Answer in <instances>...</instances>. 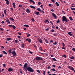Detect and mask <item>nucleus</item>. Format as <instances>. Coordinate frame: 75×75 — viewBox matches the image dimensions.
<instances>
[{"mask_svg":"<svg viewBox=\"0 0 75 75\" xmlns=\"http://www.w3.org/2000/svg\"><path fill=\"white\" fill-rule=\"evenodd\" d=\"M37 10H38V11H40V12L41 13V8H38L37 9Z\"/></svg>","mask_w":75,"mask_h":75,"instance_id":"18","label":"nucleus"},{"mask_svg":"<svg viewBox=\"0 0 75 75\" xmlns=\"http://www.w3.org/2000/svg\"><path fill=\"white\" fill-rule=\"evenodd\" d=\"M43 75H45V71L43 70Z\"/></svg>","mask_w":75,"mask_h":75,"instance_id":"33","label":"nucleus"},{"mask_svg":"<svg viewBox=\"0 0 75 75\" xmlns=\"http://www.w3.org/2000/svg\"><path fill=\"white\" fill-rule=\"evenodd\" d=\"M70 59H74V58H75V57H74L73 56H72L70 57Z\"/></svg>","mask_w":75,"mask_h":75,"instance_id":"26","label":"nucleus"},{"mask_svg":"<svg viewBox=\"0 0 75 75\" xmlns=\"http://www.w3.org/2000/svg\"><path fill=\"white\" fill-rule=\"evenodd\" d=\"M3 52L4 54H5L6 55L7 54V53L5 51H3Z\"/></svg>","mask_w":75,"mask_h":75,"instance_id":"28","label":"nucleus"},{"mask_svg":"<svg viewBox=\"0 0 75 75\" xmlns=\"http://www.w3.org/2000/svg\"><path fill=\"white\" fill-rule=\"evenodd\" d=\"M48 20H45L44 21V23H46L47 22H48Z\"/></svg>","mask_w":75,"mask_h":75,"instance_id":"40","label":"nucleus"},{"mask_svg":"<svg viewBox=\"0 0 75 75\" xmlns=\"http://www.w3.org/2000/svg\"><path fill=\"white\" fill-rule=\"evenodd\" d=\"M4 12L6 16H7V14L6 13V10L4 9Z\"/></svg>","mask_w":75,"mask_h":75,"instance_id":"25","label":"nucleus"},{"mask_svg":"<svg viewBox=\"0 0 75 75\" xmlns=\"http://www.w3.org/2000/svg\"><path fill=\"white\" fill-rule=\"evenodd\" d=\"M6 41H11V38H7L6 39Z\"/></svg>","mask_w":75,"mask_h":75,"instance_id":"16","label":"nucleus"},{"mask_svg":"<svg viewBox=\"0 0 75 75\" xmlns=\"http://www.w3.org/2000/svg\"><path fill=\"white\" fill-rule=\"evenodd\" d=\"M1 24H4V21H2L1 22Z\"/></svg>","mask_w":75,"mask_h":75,"instance_id":"61","label":"nucleus"},{"mask_svg":"<svg viewBox=\"0 0 75 75\" xmlns=\"http://www.w3.org/2000/svg\"><path fill=\"white\" fill-rule=\"evenodd\" d=\"M21 47H24V44L22 43L21 45Z\"/></svg>","mask_w":75,"mask_h":75,"instance_id":"38","label":"nucleus"},{"mask_svg":"<svg viewBox=\"0 0 75 75\" xmlns=\"http://www.w3.org/2000/svg\"><path fill=\"white\" fill-rule=\"evenodd\" d=\"M52 67H53V68H55V65H53Z\"/></svg>","mask_w":75,"mask_h":75,"instance_id":"62","label":"nucleus"},{"mask_svg":"<svg viewBox=\"0 0 75 75\" xmlns=\"http://www.w3.org/2000/svg\"><path fill=\"white\" fill-rule=\"evenodd\" d=\"M0 30H1V31H3V28H0Z\"/></svg>","mask_w":75,"mask_h":75,"instance_id":"58","label":"nucleus"},{"mask_svg":"<svg viewBox=\"0 0 75 75\" xmlns=\"http://www.w3.org/2000/svg\"><path fill=\"white\" fill-rule=\"evenodd\" d=\"M2 57H3V55L2 54H0V58H1Z\"/></svg>","mask_w":75,"mask_h":75,"instance_id":"59","label":"nucleus"},{"mask_svg":"<svg viewBox=\"0 0 75 75\" xmlns=\"http://www.w3.org/2000/svg\"><path fill=\"white\" fill-rule=\"evenodd\" d=\"M52 59L54 60V61H56V59H55V58H52Z\"/></svg>","mask_w":75,"mask_h":75,"instance_id":"44","label":"nucleus"},{"mask_svg":"<svg viewBox=\"0 0 75 75\" xmlns=\"http://www.w3.org/2000/svg\"><path fill=\"white\" fill-rule=\"evenodd\" d=\"M46 31H48L49 30V28H47V29H45Z\"/></svg>","mask_w":75,"mask_h":75,"instance_id":"51","label":"nucleus"},{"mask_svg":"<svg viewBox=\"0 0 75 75\" xmlns=\"http://www.w3.org/2000/svg\"><path fill=\"white\" fill-rule=\"evenodd\" d=\"M12 5L13 6H16V4H15V3H13Z\"/></svg>","mask_w":75,"mask_h":75,"instance_id":"52","label":"nucleus"},{"mask_svg":"<svg viewBox=\"0 0 75 75\" xmlns=\"http://www.w3.org/2000/svg\"><path fill=\"white\" fill-rule=\"evenodd\" d=\"M62 57H64V58H67V56L65 55V54H64L62 56Z\"/></svg>","mask_w":75,"mask_h":75,"instance_id":"23","label":"nucleus"},{"mask_svg":"<svg viewBox=\"0 0 75 75\" xmlns=\"http://www.w3.org/2000/svg\"><path fill=\"white\" fill-rule=\"evenodd\" d=\"M23 6L22 5H20L18 7H22Z\"/></svg>","mask_w":75,"mask_h":75,"instance_id":"64","label":"nucleus"},{"mask_svg":"<svg viewBox=\"0 0 75 75\" xmlns=\"http://www.w3.org/2000/svg\"><path fill=\"white\" fill-rule=\"evenodd\" d=\"M27 65H28V64L27 63H25V64L24 65V67L23 68H27Z\"/></svg>","mask_w":75,"mask_h":75,"instance_id":"12","label":"nucleus"},{"mask_svg":"<svg viewBox=\"0 0 75 75\" xmlns=\"http://www.w3.org/2000/svg\"><path fill=\"white\" fill-rule=\"evenodd\" d=\"M53 48L55 50H57V49H58L57 47H53Z\"/></svg>","mask_w":75,"mask_h":75,"instance_id":"39","label":"nucleus"},{"mask_svg":"<svg viewBox=\"0 0 75 75\" xmlns=\"http://www.w3.org/2000/svg\"><path fill=\"white\" fill-rule=\"evenodd\" d=\"M34 13L35 14H36V15L38 16L39 15V14H40V12L39 11L37 12L36 11H35L34 12Z\"/></svg>","mask_w":75,"mask_h":75,"instance_id":"5","label":"nucleus"},{"mask_svg":"<svg viewBox=\"0 0 75 75\" xmlns=\"http://www.w3.org/2000/svg\"><path fill=\"white\" fill-rule=\"evenodd\" d=\"M56 23H60V21H59V19H58V20H57V21L56 22Z\"/></svg>","mask_w":75,"mask_h":75,"instance_id":"35","label":"nucleus"},{"mask_svg":"<svg viewBox=\"0 0 75 75\" xmlns=\"http://www.w3.org/2000/svg\"><path fill=\"white\" fill-rule=\"evenodd\" d=\"M31 20L32 21H33V22L34 21H35L34 19V18H33L31 19Z\"/></svg>","mask_w":75,"mask_h":75,"instance_id":"55","label":"nucleus"},{"mask_svg":"<svg viewBox=\"0 0 75 75\" xmlns=\"http://www.w3.org/2000/svg\"><path fill=\"white\" fill-rule=\"evenodd\" d=\"M69 18L71 21H73V19H72V17H71V16L69 17Z\"/></svg>","mask_w":75,"mask_h":75,"instance_id":"24","label":"nucleus"},{"mask_svg":"<svg viewBox=\"0 0 75 75\" xmlns=\"http://www.w3.org/2000/svg\"><path fill=\"white\" fill-rule=\"evenodd\" d=\"M27 69L29 72H34V69L31 68L30 67H28L27 68Z\"/></svg>","mask_w":75,"mask_h":75,"instance_id":"2","label":"nucleus"},{"mask_svg":"<svg viewBox=\"0 0 75 75\" xmlns=\"http://www.w3.org/2000/svg\"><path fill=\"white\" fill-rule=\"evenodd\" d=\"M13 71V69L12 68H10L8 69V72H11Z\"/></svg>","mask_w":75,"mask_h":75,"instance_id":"9","label":"nucleus"},{"mask_svg":"<svg viewBox=\"0 0 75 75\" xmlns=\"http://www.w3.org/2000/svg\"><path fill=\"white\" fill-rule=\"evenodd\" d=\"M3 65L4 67H6V65L5 64H3Z\"/></svg>","mask_w":75,"mask_h":75,"instance_id":"53","label":"nucleus"},{"mask_svg":"<svg viewBox=\"0 0 75 75\" xmlns=\"http://www.w3.org/2000/svg\"><path fill=\"white\" fill-rule=\"evenodd\" d=\"M6 1V4H8H8H10V2H9V1H8V0H7Z\"/></svg>","mask_w":75,"mask_h":75,"instance_id":"19","label":"nucleus"},{"mask_svg":"<svg viewBox=\"0 0 75 75\" xmlns=\"http://www.w3.org/2000/svg\"><path fill=\"white\" fill-rule=\"evenodd\" d=\"M52 43L54 45H57V42L56 41H55L54 42H52Z\"/></svg>","mask_w":75,"mask_h":75,"instance_id":"22","label":"nucleus"},{"mask_svg":"<svg viewBox=\"0 0 75 75\" xmlns=\"http://www.w3.org/2000/svg\"><path fill=\"white\" fill-rule=\"evenodd\" d=\"M30 2V3H33V4H35V2H34L33 0H29Z\"/></svg>","mask_w":75,"mask_h":75,"instance_id":"13","label":"nucleus"},{"mask_svg":"<svg viewBox=\"0 0 75 75\" xmlns=\"http://www.w3.org/2000/svg\"><path fill=\"white\" fill-rule=\"evenodd\" d=\"M8 26L9 27H11H11H13V25H9Z\"/></svg>","mask_w":75,"mask_h":75,"instance_id":"42","label":"nucleus"},{"mask_svg":"<svg viewBox=\"0 0 75 75\" xmlns=\"http://www.w3.org/2000/svg\"><path fill=\"white\" fill-rule=\"evenodd\" d=\"M47 68L48 69H50V68H51V67L48 66V67H47Z\"/></svg>","mask_w":75,"mask_h":75,"instance_id":"63","label":"nucleus"},{"mask_svg":"<svg viewBox=\"0 0 75 75\" xmlns=\"http://www.w3.org/2000/svg\"><path fill=\"white\" fill-rule=\"evenodd\" d=\"M52 16L53 17H54V18H57V15H55L54 13H52Z\"/></svg>","mask_w":75,"mask_h":75,"instance_id":"8","label":"nucleus"},{"mask_svg":"<svg viewBox=\"0 0 75 75\" xmlns=\"http://www.w3.org/2000/svg\"><path fill=\"white\" fill-rule=\"evenodd\" d=\"M55 4H56V5H57V7H58L59 6V4L57 2H56V3H55Z\"/></svg>","mask_w":75,"mask_h":75,"instance_id":"21","label":"nucleus"},{"mask_svg":"<svg viewBox=\"0 0 75 75\" xmlns=\"http://www.w3.org/2000/svg\"><path fill=\"white\" fill-rule=\"evenodd\" d=\"M36 60L37 61H40V60H43V58L42 57H37L35 58Z\"/></svg>","mask_w":75,"mask_h":75,"instance_id":"3","label":"nucleus"},{"mask_svg":"<svg viewBox=\"0 0 75 75\" xmlns=\"http://www.w3.org/2000/svg\"><path fill=\"white\" fill-rule=\"evenodd\" d=\"M54 42V41L53 40H50V43H51V42Z\"/></svg>","mask_w":75,"mask_h":75,"instance_id":"49","label":"nucleus"},{"mask_svg":"<svg viewBox=\"0 0 75 75\" xmlns=\"http://www.w3.org/2000/svg\"><path fill=\"white\" fill-rule=\"evenodd\" d=\"M62 21H65V22H68V20L67 18L65 16H63L62 17Z\"/></svg>","mask_w":75,"mask_h":75,"instance_id":"1","label":"nucleus"},{"mask_svg":"<svg viewBox=\"0 0 75 75\" xmlns=\"http://www.w3.org/2000/svg\"><path fill=\"white\" fill-rule=\"evenodd\" d=\"M26 11L28 13H30V10H29L28 8L26 9Z\"/></svg>","mask_w":75,"mask_h":75,"instance_id":"11","label":"nucleus"},{"mask_svg":"<svg viewBox=\"0 0 75 75\" xmlns=\"http://www.w3.org/2000/svg\"><path fill=\"white\" fill-rule=\"evenodd\" d=\"M31 36V35L29 34L27 35V37H30Z\"/></svg>","mask_w":75,"mask_h":75,"instance_id":"45","label":"nucleus"},{"mask_svg":"<svg viewBox=\"0 0 75 75\" xmlns=\"http://www.w3.org/2000/svg\"><path fill=\"white\" fill-rule=\"evenodd\" d=\"M12 50L11 49H10L8 51V52H9V54H11L12 53Z\"/></svg>","mask_w":75,"mask_h":75,"instance_id":"17","label":"nucleus"},{"mask_svg":"<svg viewBox=\"0 0 75 75\" xmlns=\"http://www.w3.org/2000/svg\"><path fill=\"white\" fill-rule=\"evenodd\" d=\"M6 22L7 23H8V24H10V21H9V20L6 21Z\"/></svg>","mask_w":75,"mask_h":75,"instance_id":"34","label":"nucleus"},{"mask_svg":"<svg viewBox=\"0 0 75 75\" xmlns=\"http://www.w3.org/2000/svg\"><path fill=\"white\" fill-rule=\"evenodd\" d=\"M62 45H63V47H65V44H64V43H62Z\"/></svg>","mask_w":75,"mask_h":75,"instance_id":"41","label":"nucleus"},{"mask_svg":"<svg viewBox=\"0 0 75 75\" xmlns=\"http://www.w3.org/2000/svg\"><path fill=\"white\" fill-rule=\"evenodd\" d=\"M57 34L55 33V34H53V35L54 36H57Z\"/></svg>","mask_w":75,"mask_h":75,"instance_id":"50","label":"nucleus"},{"mask_svg":"<svg viewBox=\"0 0 75 75\" xmlns=\"http://www.w3.org/2000/svg\"><path fill=\"white\" fill-rule=\"evenodd\" d=\"M25 41H28V42H31V39L30 38H27L26 39Z\"/></svg>","mask_w":75,"mask_h":75,"instance_id":"7","label":"nucleus"},{"mask_svg":"<svg viewBox=\"0 0 75 75\" xmlns=\"http://www.w3.org/2000/svg\"><path fill=\"white\" fill-rule=\"evenodd\" d=\"M51 70L52 71H53V72L55 71V69L54 68L51 69Z\"/></svg>","mask_w":75,"mask_h":75,"instance_id":"32","label":"nucleus"},{"mask_svg":"<svg viewBox=\"0 0 75 75\" xmlns=\"http://www.w3.org/2000/svg\"><path fill=\"white\" fill-rule=\"evenodd\" d=\"M70 8L71 10H75V8L71 7Z\"/></svg>","mask_w":75,"mask_h":75,"instance_id":"30","label":"nucleus"},{"mask_svg":"<svg viewBox=\"0 0 75 75\" xmlns=\"http://www.w3.org/2000/svg\"><path fill=\"white\" fill-rule=\"evenodd\" d=\"M18 34H19V35H21V33L20 32H18Z\"/></svg>","mask_w":75,"mask_h":75,"instance_id":"47","label":"nucleus"},{"mask_svg":"<svg viewBox=\"0 0 75 75\" xmlns=\"http://www.w3.org/2000/svg\"><path fill=\"white\" fill-rule=\"evenodd\" d=\"M12 54H13V57H15L16 55V53L15 52V51H12Z\"/></svg>","mask_w":75,"mask_h":75,"instance_id":"6","label":"nucleus"},{"mask_svg":"<svg viewBox=\"0 0 75 75\" xmlns=\"http://www.w3.org/2000/svg\"><path fill=\"white\" fill-rule=\"evenodd\" d=\"M37 72H38V73H40L41 72L39 70H37Z\"/></svg>","mask_w":75,"mask_h":75,"instance_id":"46","label":"nucleus"},{"mask_svg":"<svg viewBox=\"0 0 75 75\" xmlns=\"http://www.w3.org/2000/svg\"><path fill=\"white\" fill-rule=\"evenodd\" d=\"M12 27L13 28L14 30H15V29L16 28V27L14 26V25H13Z\"/></svg>","mask_w":75,"mask_h":75,"instance_id":"29","label":"nucleus"},{"mask_svg":"<svg viewBox=\"0 0 75 75\" xmlns=\"http://www.w3.org/2000/svg\"><path fill=\"white\" fill-rule=\"evenodd\" d=\"M67 33L70 36H72V34H71V32H68Z\"/></svg>","mask_w":75,"mask_h":75,"instance_id":"14","label":"nucleus"},{"mask_svg":"<svg viewBox=\"0 0 75 75\" xmlns=\"http://www.w3.org/2000/svg\"><path fill=\"white\" fill-rule=\"evenodd\" d=\"M41 5V2H39L38 3V5Z\"/></svg>","mask_w":75,"mask_h":75,"instance_id":"54","label":"nucleus"},{"mask_svg":"<svg viewBox=\"0 0 75 75\" xmlns=\"http://www.w3.org/2000/svg\"><path fill=\"white\" fill-rule=\"evenodd\" d=\"M18 38H19V39H21V38H20V36H18Z\"/></svg>","mask_w":75,"mask_h":75,"instance_id":"48","label":"nucleus"},{"mask_svg":"<svg viewBox=\"0 0 75 75\" xmlns=\"http://www.w3.org/2000/svg\"><path fill=\"white\" fill-rule=\"evenodd\" d=\"M30 8H33L34 9H35V8H36L35 7L32 5L30 6Z\"/></svg>","mask_w":75,"mask_h":75,"instance_id":"15","label":"nucleus"},{"mask_svg":"<svg viewBox=\"0 0 75 75\" xmlns=\"http://www.w3.org/2000/svg\"><path fill=\"white\" fill-rule=\"evenodd\" d=\"M51 11H52V12H54L55 11L53 9H51Z\"/></svg>","mask_w":75,"mask_h":75,"instance_id":"56","label":"nucleus"},{"mask_svg":"<svg viewBox=\"0 0 75 75\" xmlns=\"http://www.w3.org/2000/svg\"><path fill=\"white\" fill-rule=\"evenodd\" d=\"M10 20H11V21H15V20H14V19L12 18H10Z\"/></svg>","mask_w":75,"mask_h":75,"instance_id":"31","label":"nucleus"},{"mask_svg":"<svg viewBox=\"0 0 75 75\" xmlns=\"http://www.w3.org/2000/svg\"><path fill=\"white\" fill-rule=\"evenodd\" d=\"M40 51H43V50H42V47H40Z\"/></svg>","mask_w":75,"mask_h":75,"instance_id":"36","label":"nucleus"},{"mask_svg":"<svg viewBox=\"0 0 75 75\" xmlns=\"http://www.w3.org/2000/svg\"><path fill=\"white\" fill-rule=\"evenodd\" d=\"M52 2L53 3H55V1H54V0H51Z\"/></svg>","mask_w":75,"mask_h":75,"instance_id":"57","label":"nucleus"},{"mask_svg":"<svg viewBox=\"0 0 75 75\" xmlns=\"http://www.w3.org/2000/svg\"><path fill=\"white\" fill-rule=\"evenodd\" d=\"M72 50H73L74 51H75V48H73L72 49Z\"/></svg>","mask_w":75,"mask_h":75,"instance_id":"60","label":"nucleus"},{"mask_svg":"<svg viewBox=\"0 0 75 75\" xmlns=\"http://www.w3.org/2000/svg\"><path fill=\"white\" fill-rule=\"evenodd\" d=\"M15 42H16V44H17L18 42V41L17 40H15Z\"/></svg>","mask_w":75,"mask_h":75,"instance_id":"37","label":"nucleus"},{"mask_svg":"<svg viewBox=\"0 0 75 75\" xmlns=\"http://www.w3.org/2000/svg\"><path fill=\"white\" fill-rule=\"evenodd\" d=\"M1 18H2L3 17H4V14H2L1 16Z\"/></svg>","mask_w":75,"mask_h":75,"instance_id":"43","label":"nucleus"},{"mask_svg":"<svg viewBox=\"0 0 75 75\" xmlns=\"http://www.w3.org/2000/svg\"><path fill=\"white\" fill-rule=\"evenodd\" d=\"M44 40L45 41V42H46V43H47V44H48V40L46 39L45 38Z\"/></svg>","mask_w":75,"mask_h":75,"instance_id":"20","label":"nucleus"},{"mask_svg":"<svg viewBox=\"0 0 75 75\" xmlns=\"http://www.w3.org/2000/svg\"><path fill=\"white\" fill-rule=\"evenodd\" d=\"M38 42L40 43H42V40L41 39H38Z\"/></svg>","mask_w":75,"mask_h":75,"instance_id":"10","label":"nucleus"},{"mask_svg":"<svg viewBox=\"0 0 75 75\" xmlns=\"http://www.w3.org/2000/svg\"><path fill=\"white\" fill-rule=\"evenodd\" d=\"M68 68L69 69H70V70H71V71H74V69L71 66H69Z\"/></svg>","mask_w":75,"mask_h":75,"instance_id":"4","label":"nucleus"},{"mask_svg":"<svg viewBox=\"0 0 75 75\" xmlns=\"http://www.w3.org/2000/svg\"><path fill=\"white\" fill-rule=\"evenodd\" d=\"M23 27H29V25H28L26 24H25V25H23Z\"/></svg>","mask_w":75,"mask_h":75,"instance_id":"27","label":"nucleus"}]
</instances>
